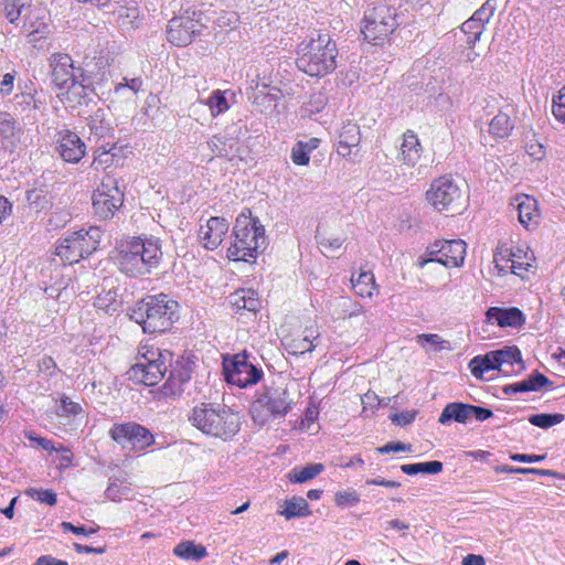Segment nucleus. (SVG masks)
<instances>
[{
	"label": "nucleus",
	"mask_w": 565,
	"mask_h": 565,
	"mask_svg": "<svg viewBox=\"0 0 565 565\" xmlns=\"http://www.w3.org/2000/svg\"><path fill=\"white\" fill-rule=\"evenodd\" d=\"M75 282V276H61L46 289V291H49L50 296L54 297L57 301L66 302L76 294Z\"/></svg>",
	"instance_id": "473e14b6"
},
{
	"label": "nucleus",
	"mask_w": 565,
	"mask_h": 565,
	"mask_svg": "<svg viewBox=\"0 0 565 565\" xmlns=\"http://www.w3.org/2000/svg\"><path fill=\"white\" fill-rule=\"evenodd\" d=\"M83 412L79 403L72 401L68 396L62 395L60 398V409L57 415L64 417H75Z\"/></svg>",
	"instance_id": "864d4df0"
},
{
	"label": "nucleus",
	"mask_w": 565,
	"mask_h": 565,
	"mask_svg": "<svg viewBox=\"0 0 565 565\" xmlns=\"http://www.w3.org/2000/svg\"><path fill=\"white\" fill-rule=\"evenodd\" d=\"M61 527L64 532H72L76 535H85V536H88V535H92V534H95L98 532L99 530V526H95V527H86L84 525L82 526H76L74 525L73 523L71 522H66V521H63L61 523Z\"/></svg>",
	"instance_id": "13d9d810"
},
{
	"label": "nucleus",
	"mask_w": 565,
	"mask_h": 565,
	"mask_svg": "<svg viewBox=\"0 0 565 565\" xmlns=\"http://www.w3.org/2000/svg\"><path fill=\"white\" fill-rule=\"evenodd\" d=\"M425 196L435 210L450 215L461 213L467 203L466 193L447 175L433 180Z\"/></svg>",
	"instance_id": "9d476101"
},
{
	"label": "nucleus",
	"mask_w": 565,
	"mask_h": 565,
	"mask_svg": "<svg viewBox=\"0 0 565 565\" xmlns=\"http://www.w3.org/2000/svg\"><path fill=\"white\" fill-rule=\"evenodd\" d=\"M334 502L339 508L354 507L360 502V495L355 490L338 491L334 494Z\"/></svg>",
	"instance_id": "5fc2aeb1"
},
{
	"label": "nucleus",
	"mask_w": 565,
	"mask_h": 565,
	"mask_svg": "<svg viewBox=\"0 0 565 565\" xmlns=\"http://www.w3.org/2000/svg\"><path fill=\"white\" fill-rule=\"evenodd\" d=\"M338 46L328 33L299 45L296 65L299 71L312 77H323L337 68Z\"/></svg>",
	"instance_id": "39448f33"
},
{
	"label": "nucleus",
	"mask_w": 565,
	"mask_h": 565,
	"mask_svg": "<svg viewBox=\"0 0 565 565\" xmlns=\"http://www.w3.org/2000/svg\"><path fill=\"white\" fill-rule=\"evenodd\" d=\"M443 462L438 460L406 463L401 466V470L408 476H414L417 473L437 475L443 471Z\"/></svg>",
	"instance_id": "a19ab883"
},
{
	"label": "nucleus",
	"mask_w": 565,
	"mask_h": 565,
	"mask_svg": "<svg viewBox=\"0 0 565 565\" xmlns=\"http://www.w3.org/2000/svg\"><path fill=\"white\" fill-rule=\"evenodd\" d=\"M351 285L354 294L362 299H372L380 295V285L370 269L361 267L358 274H352Z\"/></svg>",
	"instance_id": "a878e982"
},
{
	"label": "nucleus",
	"mask_w": 565,
	"mask_h": 565,
	"mask_svg": "<svg viewBox=\"0 0 565 565\" xmlns=\"http://www.w3.org/2000/svg\"><path fill=\"white\" fill-rule=\"evenodd\" d=\"M492 416L493 412L489 408L460 402H452L448 403L444 407L438 422L441 425H446L451 420L459 424H466L471 418H476L478 422H484Z\"/></svg>",
	"instance_id": "a211bd4d"
},
{
	"label": "nucleus",
	"mask_w": 565,
	"mask_h": 565,
	"mask_svg": "<svg viewBox=\"0 0 565 565\" xmlns=\"http://www.w3.org/2000/svg\"><path fill=\"white\" fill-rule=\"evenodd\" d=\"M39 371L53 376L57 371V365L52 356L45 355L39 361Z\"/></svg>",
	"instance_id": "680f3d73"
},
{
	"label": "nucleus",
	"mask_w": 565,
	"mask_h": 565,
	"mask_svg": "<svg viewBox=\"0 0 565 565\" xmlns=\"http://www.w3.org/2000/svg\"><path fill=\"white\" fill-rule=\"evenodd\" d=\"M278 514L286 520L295 518H306L312 514L309 503L302 497H292L285 500L284 509L278 511Z\"/></svg>",
	"instance_id": "72a5a7b5"
},
{
	"label": "nucleus",
	"mask_w": 565,
	"mask_h": 565,
	"mask_svg": "<svg viewBox=\"0 0 565 565\" xmlns=\"http://www.w3.org/2000/svg\"><path fill=\"white\" fill-rule=\"evenodd\" d=\"M94 92V85L85 83L83 78L78 76V78L66 85L65 88L57 89V97L63 104L75 108L86 105Z\"/></svg>",
	"instance_id": "412c9836"
},
{
	"label": "nucleus",
	"mask_w": 565,
	"mask_h": 565,
	"mask_svg": "<svg viewBox=\"0 0 565 565\" xmlns=\"http://www.w3.org/2000/svg\"><path fill=\"white\" fill-rule=\"evenodd\" d=\"M486 316L488 322L495 321L501 328H519L525 323L524 313L516 307H491L487 310Z\"/></svg>",
	"instance_id": "c85d7f7f"
},
{
	"label": "nucleus",
	"mask_w": 565,
	"mask_h": 565,
	"mask_svg": "<svg viewBox=\"0 0 565 565\" xmlns=\"http://www.w3.org/2000/svg\"><path fill=\"white\" fill-rule=\"evenodd\" d=\"M108 67V58L102 53L92 57L86 56L83 65L78 68V76L82 77L85 83L94 85L96 82L104 79Z\"/></svg>",
	"instance_id": "bb28decb"
},
{
	"label": "nucleus",
	"mask_w": 565,
	"mask_h": 565,
	"mask_svg": "<svg viewBox=\"0 0 565 565\" xmlns=\"http://www.w3.org/2000/svg\"><path fill=\"white\" fill-rule=\"evenodd\" d=\"M408 450H411V445H405L401 441H391L376 449L379 454H390Z\"/></svg>",
	"instance_id": "e2e57ef3"
},
{
	"label": "nucleus",
	"mask_w": 565,
	"mask_h": 565,
	"mask_svg": "<svg viewBox=\"0 0 565 565\" xmlns=\"http://www.w3.org/2000/svg\"><path fill=\"white\" fill-rule=\"evenodd\" d=\"M21 31L32 47L41 50L43 47V43L51 34L50 17L47 12L40 7L28 6L23 15Z\"/></svg>",
	"instance_id": "f3484780"
},
{
	"label": "nucleus",
	"mask_w": 565,
	"mask_h": 565,
	"mask_svg": "<svg viewBox=\"0 0 565 565\" xmlns=\"http://www.w3.org/2000/svg\"><path fill=\"white\" fill-rule=\"evenodd\" d=\"M547 384H551V381L544 374L535 372L524 381L507 385L503 391L505 394L533 392L541 390Z\"/></svg>",
	"instance_id": "7c9ffc66"
},
{
	"label": "nucleus",
	"mask_w": 565,
	"mask_h": 565,
	"mask_svg": "<svg viewBox=\"0 0 565 565\" xmlns=\"http://www.w3.org/2000/svg\"><path fill=\"white\" fill-rule=\"evenodd\" d=\"M92 204L95 215L103 220L111 218L124 204V193L117 180L106 175L93 192Z\"/></svg>",
	"instance_id": "2eb2a0df"
},
{
	"label": "nucleus",
	"mask_w": 565,
	"mask_h": 565,
	"mask_svg": "<svg viewBox=\"0 0 565 565\" xmlns=\"http://www.w3.org/2000/svg\"><path fill=\"white\" fill-rule=\"evenodd\" d=\"M497 10L495 0H487L475 13L471 15L472 19H476L477 22L481 23L482 26L486 28L487 23L494 15Z\"/></svg>",
	"instance_id": "09e8293b"
},
{
	"label": "nucleus",
	"mask_w": 565,
	"mask_h": 565,
	"mask_svg": "<svg viewBox=\"0 0 565 565\" xmlns=\"http://www.w3.org/2000/svg\"><path fill=\"white\" fill-rule=\"evenodd\" d=\"M399 26L397 9L387 3L369 7L360 22L362 40L373 46L390 44Z\"/></svg>",
	"instance_id": "0eeeda50"
},
{
	"label": "nucleus",
	"mask_w": 565,
	"mask_h": 565,
	"mask_svg": "<svg viewBox=\"0 0 565 565\" xmlns=\"http://www.w3.org/2000/svg\"><path fill=\"white\" fill-rule=\"evenodd\" d=\"M51 79L56 89L65 88L74 79L75 66L72 56L67 53L56 52L50 56Z\"/></svg>",
	"instance_id": "6ab92c4d"
},
{
	"label": "nucleus",
	"mask_w": 565,
	"mask_h": 565,
	"mask_svg": "<svg viewBox=\"0 0 565 565\" xmlns=\"http://www.w3.org/2000/svg\"><path fill=\"white\" fill-rule=\"evenodd\" d=\"M494 351H490L483 355H477L469 362L471 374L476 379H483L484 373L500 369Z\"/></svg>",
	"instance_id": "f704fd0d"
},
{
	"label": "nucleus",
	"mask_w": 565,
	"mask_h": 565,
	"mask_svg": "<svg viewBox=\"0 0 565 565\" xmlns=\"http://www.w3.org/2000/svg\"><path fill=\"white\" fill-rule=\"evenodd\" d=\"M341 306L342 315L340 318L343 320L365 315L364 307L360 302L353 301L351 298H342Z\"/></svg>",
	"instance_id": "3c124183"
},
{
	"label": "nucleus",
	"mask_w": 565,
	"mask_h": 565,
	"mask_svg": "<svg viewBox=\"0 0 565 565\" xmlns=\"http://www.w3.org/2000/svg\"><path fill=\"white\" fill-rule=\"evenodd\" d=\"M497 472H507V473H519V475H537V476H548V477H555L558 479L565 480V475L558 473L553 470L548 469H539V468H519V467H511V466H499L495 467Z\"/></svg>",
	"instance_id": "37998d69"
},
{
	"label": "nucleus",
	"mask_w": 565,
	"mask_h": 565,
	"mask_svg": "<svg viewBox=\"0 0 565 565\" xmlns=\"http://www.w3.org/2000/svg\"><path fill=\"white\" fill-rule=\"evenodd\" d=\"M535 260L533 252L524 245L508 246L500 244L494 253L493 262L501 274L511 273L525 278Z\"/></svg>",
	"instance_id": "f8f14e48"
},
{
	"label": "nucleus",
	"mask_w": 565,
	"mask_h": 565,
	"mask_svg": "<svg viewBox=\"0 0 565 565\" xmlns=\"http://www.w3.org/2000/svg\"><path fill=\"white\" fill-rule=\"evenodd\" d=\"M56 149L62 159L68 163H78L86 153L84 141L71 130H63L58 134Z\"/></svg>",
	"instance_id": "4be33fe9"
},
{
	"label": "nucleus",
	"mask_w": 565,
	"mask_h": 565,
	"mask_svg": "<svg viewBox=\"0 0 565 565\" xmlns=\"http://www.w3.org/2000/svg\"><path fill=\"white\" fill-rule=\"evenodd\" d=\"M162 248L159 238L153 236H132L116 245V262L120 271L130 277L150 274L161 263Z\"/></svg>",
	"instance_id": "f257e3e1"
},
{
	"label": "nucleus",
	"mask_w": 565,
	"mask_h": 565,
	"mask_svg": "<svg viewBox=\"0 0 565 565\" xmlns=\"http://www.w3.org/2000/svg\"><path fill=\"white\" fill-rule=\"evenodd\" d=\"M319 338L317 327H307L301 333L286 335L282 340L285 349L289 354L302 355L315 350V340Z\"/></svg>",
	"instance_id": "b1692460"
},
{
	"label": "nucleus",
	"mask_w": 565,
	"mask_h": 565,
	"mask_svg": "<svg viewBox=\"0 0 565 565\" xmlns=\"http://www.w3.org/2000/svg\"><path fill=\"white\" fill-rule=\"evenodd\" d=\"M116 149V145L111 147L100 146L94 151L93 161L90 167L96 171H104L114 166L116 154L114 150Z\"/></svg>",
	"instance_id": "ea45409f"
},
{
	"label": "nucleus",
	"mask_w": 565,
	"mask_h": 565,
	"mask_svg": "<svg viewBox=\"0 0 565 565\" xmlns=\"http://www.w3.org/2000/svg\"><path fill=\"white\" fill-rule=\"evenodd\" d=\"M233 310L238 313L248 311L256 313L260 307L258 295L253 289H238L230 297Z\"/></svg>",
	"instance_id": "c756f323"
},
{
	"label": "nucleus",
	"mask_w": 565,
	"mask_h": 565,
	"mask_svg": "<svg viewBox=\"0 0 565 565\" xmlns=\"http://www.w3.org/2000/svg\"><path fill=\"white\" fill-rule=\"evenodd\" d=\"M205 104L209 107L212 117L224 114L230 108L228 102L225 97V92L221 89L213 90Z\"/></svg>",
	"instance_id": "c03bdc74"
},
{
	"label": "nucleus",
	"mask_w": 565,
	"mask_h": 565,
	"mask_svg": "<svg viewBox=\"0 0 565 565\" xmlns=\"http://www.w3.org/2000/svg\"><path fill=\"white\" fill-rule=\"evenodd\" d=\"M552 115L556 121L565 124V85L552 97Z\"/></svg>",
	"instance_id": "de8ad7c7"
},
{
	"label": "nucleus",
	"mask_w": 565,
	"mask_h": 565,
	"mask_svg": "<svg viewBox=\"0 0 565 565\" xmlns=\"http://www.w3.org/2000/svg\"><path fill=\"white\" fill-rule=\"evenodd\" d=\"M56 449V452L58 454L56 458V465L58 470L63 471L65 469H68L72 466L74 458L72 450L63 445H58Z\"/></svg>",
	"instance_id": "4d7b16f0"
},
{
	"label": "nucleus",
	"mask_w": 565,
	"mask_h": 565,
	"mask_svg": "<svg viewBox=\"0 0 565 565\" xmlns=\"http://www.w3.org/2000/svg\"><path fill=\"white\" fill-rule=\"evenodd\" d=\"M361 143V128L352 120L342 124L338 131V141L335 145L337 153L342 158H351L359 152Z\"/></svg>",
	"instance_id": "aec40b11"
},
{
	"label": "nucleus",
	"mask_w": 565,
	"mask_h": 565,
	"mask_svg": "<svg viewBox=\"0 0 565 565\" xmlns=\"http://www.w3.org/2000/svg\"><path fill=\"white\" fill-rule=\"evenodd\" d=\"M20 131L17 120L10 113L0 111V135L3 139L14 138Z\"/></svg>",
	"instance_id": "49530a36"
},
{
	"label": "nucleus",
	"mask_w": 565,
	"mask_h": 565,
	"mask_svg": "<svg viewBox=\"0 0 565 565\" xmlns=\"http://www.w3.org/2000/svg\"><path fill=\"white\" fill-rule=\"evenodd\" d=\"M179 303L166 294L148 295L139 300L130 312V319L140 324L143 332L169 331L178 320Z\"/></svg>",
	"instance_id": "20e7f679"
},
{
	"label": "nucleus",
	"mask_w": 565,
	"mask_h": 565,
	"mask_svg": "<svg viewBox=\"0 0 565 565\" xmlns=\"http://www.w3.org/2000/svg\"><path fill=\"white\" fill-rule=\"evenodd\" d=\"M484 29L481 23L471 17L461 24V31L467 36V43L471 47L480 40Z\"/></svg>",
	"instance_id": "a18cd8bd"
},
{
	"label": "nucleus",
	"mask_w": 565,
	"mask_h": 565,
	"mask_svg": "<svg viewBox=\"0 0 565 565\" xmlns=\"http://www.w3.org/2000/svg\"><path fill=\"white\" fill-rule=\"evenodd\" d=\"M130 492V488L121 483L113 482L107 487L105 494L111 501H120L124 498H128Z\"/></svg>",
	"instance_id": "6e6d98bb"
},
{
	"label": "nucleus",
	"mask_w": 565,
	"mask_h": 565,
	"mask_svg": "<svg viewBox=\"0 0 565 565\" xmlns=\"http://www.w3.org/2000/svg\"><path fill=\"white\" fill-rule=\"evenodd\" d=\"M173 554L185 561H201L207 556L206 547L193 541H182L173 548Z\"/></svg>",
	"instance_id": "e433bc0d"
},
{
	"label": "nucleus",
	"mask_w": 565,
	"mask_h": 565,
	"mask_svg": "<svg viewBox=\"0 0 565 565\" xmlns=\"http://www.w3.org/2000/svg\"><path fill=\"white\" fill-rule=\"evenodd\" d=\"M525 149L526 153L534 160H542L546 154L544 145L536 139L529 140Z\"/></svg>",
	"instance_id": "bf43d9fd"
},
{
	"label": "nucleus",
	"mask_w": 565,
	"mask_h": 565,
	"mask_svg": "<svg viewBox=\"0 0 565 565\" xmlns=\"http://www.w3.org/2000/svg\"><path fill=\"white\" fill-rule=\"evenodd\" d=\"M223 371L226 382L241 388L253 386L263 377L262 369L249 361L246 352L224 358Z\"/></svg>",
	"instance_id": "4468645a"
},
{
	"label": "nucleus",
	"mask_w": 565,
	"mask_h": 565,
	"mask_svg": "<svg viewBox=\"0 0 565 565\" xmlns=\"http://www.w3.org/2000/svg\"><path fill=\"white\" fill-rule=\"evenodd\" d=\"M321 143L319 138L312 137L308 141H297L291 149V161L296 166H308L310 153Z\"/></svg>",
	"instance_id": "c9c22d12"
},
{
	"label": "nucleus",
	"mask_w": 565,
	"mask_h": 565,
	"mask_svg": "<svg viewBox=\"0 0 565 565\" xmlns=\"http://www.w3.org/2000/svg\"><path fill=\"white\" fill-rule=\"evenodd\" d=\"M114 15L117 25L122 30L138 28L140 22V10L137 6H120Z\"/></svg>",
	"instance_id": "4c0bfd02"
},
{
	"label": "nucleus",
	"mask_w": 565,
	"mask_h": 565,
	"mask_svg": "<svg viewBox=\"0 0 565 565\" xmlns=\"http://www.w3.org/2000/svg\"><path fill=\"white\" fill-rule=\"evenodd\" d=\"M514 128V124L510 116L499 111L489 122V134L494 138H508Z\"/></svg>",
	"instance_id": "58836bf2"
},
{
	"label": "nucleus",
	"mask_w": 565,
	"mask_h": 565,
	"mask_svg": "<svg viewBox=\"0 0 565 565\" xmlns=\"http://www.w3.org/2000/svg\"><path fill=\"white\" fill-rule=\"evenodd\" d=\"M467 245L462 239H437L426 247L417 259V266L424 268L429 263H439L446 268H459L463 265Z\"/></svg>",
	"instance_id": "9b49d317"
},
{
	"label": "nucleus",
	"mask_w": 565,
	"mask_h": 565,
	"mask_svg": "<svg viewBox=\"0 0 565 565\" xmlns=\"http://www.w3.org/2000/svg\"><path fill=\"white\" fill-rule=\"evenodd\" d=\"M512 205L518 211L519 222L527 230L534 228L540 222V210L537 201L529 194H518L514 196Z\"/></svg>",
	"instance_id": "393cba45"
},
{
	"label": "nucleus",
	"mask_w": 565,
	"mask_h": 565,
	"mask_svg": "<svg viewBox=\"0 0 565 565\" xmlns=\"http://www.w3.org/2000/svg\"><path fill=\"white\" fill-rule=\"evenodd\" d=\"M423 146L418 136L413 130L403 134V141L399 148L397 159L402 164L409 168L415 167L422 158Z\"/></svg>",
	"instance_id": "cd10ccee"
},
{
	"label": "nucleus",
	"mask_w": 565,
	"mask_h": 565,
	"mask_svg": "<svg viewBox=\"0 0 565 565\" xmlns=\"http://www.w3.org/2000/svg\"><path fill=\"white\" fill-rule=\"evenodd\" d=\"M26 437L30 441L36 443L38 446H40L41 448H43L44 450H46L49 452H54V451L56 452V450H57L56 449L57 446H55L54 441L51 439L34 436L33 433L26 434Z\"/></svg>",
	"instance_id": "0e129e2a"
},
{
	"label": "nucleus",
	"mask_w": 565,
	"mask_h": 565,
	"mask_svg": "<svg viewBox=\"0 0 565 565\" xmlns=\"http://www.w3.org/2000/svg\"><path fill=\"white\" fill-rule=\"evenodd\" d=\"M344 239L335 238H323L320 241V247L327 256H333V253L339 250L343 245Z\"/></svg>",
	"instance_id": "052dcab7"
},
{
	"label": "nucleus",
	"mask_w": 565,
	"mask_h": 565,
	"mask_svg": "<svg viewBox=\"0 0 565 565\" xmlns=\"http://www.w3.org/2000/svg\"><path fill=\"white\" fill-rule=\"evenodd\" d=\"M34 565H68L66 561L57 559L50 555H43L36 559Z\"/></svg>",
	"instance_id": "774afa93"
},
{
	"label": "nucleus",
	"mask_w": 565,
	"mask_h": 565,
	"mask_svg": "<svg viewBox=\"0 0 565 565\" xmlns=\"http://www.w3.org/2000/svg\"><path fill=\"white\" fill-rule=\"evenodd\" d=\"M234 239L227 248L232 262L254 263L265 245V227L250 209H244L236 217L233 227Z\"/></svg>",
	"instance_id": "7ed1b4c3"
},
{
	"label": "nucleus",
	"mask_w": 565,
	"mask_h": 565,
	"mask_svg": "<svg viewBox=\"0 0 565 565\" xmlns=\"http://www.w3.org/2000/svg\"><path fill=\"white\" fill-rule=\"evenodd\" d=\"M189 420L203 434L227 441L241 430L243 416L226 405L201 403L193 407Z\"/></svg>",
	"instance_id": "f03ea898"
},
{
	"label": "nucleus",
	"mask_w": 565,
	"mask_h": 565,
	"mask_svg": "<svg viewBox=\"0 0 565 565\" xmlns=\"http://www.w3.org/2000/svg\"><path fill=\"white\" fill-rule=\"evenodd\" d=\"M228 232V223L224 217L212 216L200 228V239L206 249H216Z\"/></svg>",
	"instance_id": "5701e85b"
},
{
	"label": "nucleus",
	"mask_w": 565,
	"mask_h": 565,
	"mask_svg": "<svg viewBox=\"0 0 565 565\" xmlns=\"http://www.w3.org/2000/svg\"><path fill=\"white\" fill-rule=\"evenodd\" d=\"M500 366L499 372L509 376L514 373V365H519V370L523 369L521 352L518 348H508L494 351Z\"/></svg>",
	"instance_id": "2f4dec72"
},
{
	"label": "nucleus",
	"mask_w": 565,
	"mask_h": 565,
	"mask_svg": "<svg viewBox=\"0 0 565 565\" xmlns=\"http://www.w3.org/2000/svg\"><path fill=\"white\" fill-rule=\"evenodd\" d=\"M103 231L97 226L72 232L57 241L54 254L65 265H74L95 253L102 242Z\"/></svg>",
	"instance_id": "6e6552de"
},
{
	"label": "nucleus",
	"mask_w": 565,
	"mask_h": 565,
	"mask_svg": "<svg viewBox=\"0 0 565 565\" xmlns=\"http://www.w3.org/2000/svg\"><path fill=\"white\" fill-rule=\"evenodd\" d=\"M25 494L51 507L57 502L56 493L51 489L30 488L25 491Z\"/></svg>",
	"instance_id": "8fccbe9b"
},
{
	"label": "nucleus",
	"mask_w": 565,
	"mask_h": 565,
	"mask_svg": "<svg viewBox=\"0 0 565 565\" xmlns=\"http://www.w3.org/2000/svg\"><path fill=\"white\" fill-rule=\"evenodd\" d=\"M294 405L288 385L284 382H271L265 385L253 407V418L262 424L270 418L286 416Z\"/></svg>",
	"instance_id": "1a4fd4ad"
},
{
	"label": "nucleus",
	"mask_w": 565,
	"mask_h": 565,
	"mask_svg": "<svg viewBox=\"0 0 565 565\" xmlns=\"http://www.w3.org/2000/svg\"><path fill=\"white\" fill-rule=\"evenodd\" d=\"M109 437L124 449L143 451L154 444V435L136 422L115 423Z\"/></svg>",
	"instance_id": "ddd939ff"
},
{
	"label": "nucleus",
	"mask_w": 565,
	"mask_h": 565,
	"mask_svg": "<svg viewBox=\"0 0 565 565\" xmlns=\"http://www.w3.org/2000/svg\"><path fill=\"white\" fill-rule=\"evenodd\" d=\"M562 414H535L529 418V422L540 428H550L563 420Z\"/></svg>",
	"instance_id": "603ef678"
},
{
	"label": "nucleus",
	"mask_w": 565,
	"mask_h": 565,
	"mask_svg": "<svg viewBox=\"0 0 565 565\" xmlns=\"http://www.w3.org/2000/svg\"><path fill=\"white\" fill-rule=\"evenodd\" d=\"M14 74L7 73L3 75L1 86H0V94L3 96H8L13 90V83H14Z\"/></svg>",
	"instance_id": "338daca9"
},
{
	"label": "nucleus",
	"mask_w": 565,
	"mask_h": 565,
	"mask_svg": "<svg viewBox=\"0 0 565 565\" xmlns=\"http://www.w3.org/2000/svg\"><path fill=\"white\" fill-rule=\"evenodd\" d=\"M130 88L132 92L138 93L142 87V79L140 77L131 78L129 82L125 78V83H119L115 87V92L119 93L122 88Z\"/></svg>",
	"instance_id": "69168bd1"
},
{
	"label": "nucleus",
	"mask_w": 565,
	"mask_h": 565,
	"mask_svg": "<svg viewBox=\"0 0 565 565\" xmlns=\"http://www.w3.org/2000/svg\"><path fill=\"white\" fill-rule=\"evenodd\" d=\"M203 26L200 13L185 11L168 22L167 40L174 46H188L201 33Z\"/></svg>",
	"instance_id": "dca6fc26"
},
{
	"label": "nucleus",
	"mask_w": 565,
	"mask_h": 565,
	"mask_svg": "<svg viewBox=\"0 0 565 565\" xmlns=\"http://www.w3.org/2000/svg\"><path fill=\"white\" fill-rule=\"evenodd\" d=\"M324 469L322 463L308 465L302 468H295L289 473V481L292 483H303L316 478Z\"/></svg>",
	"instance_id": "79ce46f5"
},
{
	"label": "nucleus",
	"mask_w": 565,
	"mask_h": 565,
	"mask_svg": "<svg viewBox=\"0 0 565 565\" xmlns=\"http://www.w3.org/2000/svg\"><path fill=\"white\" fill-rule=\"evenodd\" d=\"M172 353L150 341L138 345L135 363L127 371L128 379L146 386L157 385L166 375Z\"/></svg>",
	"instance_id": "423d86ee"
}]
</instances>
